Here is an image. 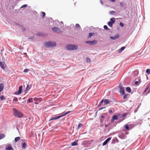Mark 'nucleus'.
Segmentation results:
<instances>
[{"mask_svg":"<svg viewBox=\"0 0 150 150\" xmlns=\"http://www.w3.org/2000/svg\"><path fill=\"white\" fill-rule=\"evenodd\" d=\"M138 82L137 81H136L135 82V84H136V85H137L138 84Z\"/></svg>","mask_w":150,"mask_h":150,"instance_id":"nucleus-43","label":"nucleus"},{"mask_svg":"<svg viewBox=\"0 0 150 150\" xmlns=\"http://www.w3.org/2000/svg\"><path fill=\"white\" fill-rule=\"evenodd\" d=\"M29 71V70L28 69H25L24 70V72L25 73Z\"/></svg>","mask_w":150,"mask_h":150,"instance_id":"nucleus-34","label":"nucleus"},{"mask_svg":"<svg viewBox=\"0 0 150 150\" xmlns=\"http://www.w3.org/2000/svg\"><path fill=\"white\" fill-rule=\"evenodd\" d=\"M91 61V59L87 57L86 58V62L87 63L90 62Z\"/></svg>","mask_w":150,"mask_h":150,"instance_id":"nucleus-25","label":"nucleus"},{"mask_svg":"<svg viewBox=\"0 0 150 150\" xmlns=\"http://www.w3.org/2000/svg\"><path fill=\"white\" fill-rule=\"evenodd\" d=\"M44 45L46 47L49 48L55 46L56 45V43L55 42H52L49 41L45 42Z\"/></svg>","mask_w":150,"mask_h":150,"instance_id":"nucleus-3","label":"nucleus"},{"mask_svg":"<svg viewBox=\"0 0 150 150\" xmlns=\"http://www.w3.org/2000/svg\"><path fill=\"white\" fill-rule=\"evenodd\" d=\"M120 5L121 6H123V5L122 3H120Z\"/></svg>","mask_w":150,"mask_h":150,"instance_id":"nucleus-44","label":"nucleus"},{"mask_svg":"<svg viewBox=\"0 0 150 150\" xmlns=\"http://www.w3.org/2000/svg\"><path fill=\"white\" fill-rule=\"evenodd\" d=\"M115 11H112L110 12V13L111 14H113L115 13Z\"/></svg>","mask_w":150,"mask_h":150,"instance_id":"nucleus-35","label":"nucleus"},{"mask_svg":"<svg viewBox=\"0 0 150 150\" xmlns=\"http://www.w3.org/2000/svg\"><path fill=\"white\" fill-rule=\"evenodd\" d=\"M52 30L54 32L57 33H60L61 32V30L59 28H58L57 27H53L52 29Z\"/></svg>","mask_w":150,"mask_h":150,"instance_id":"nucleus-5","label":"nucleus"},{"mask_svg":"<svg viewBox=\"0 0 150 150\" xmlns=\"http://www.w3.org/2000/svg\"><path fill=\"white\" fill-rule=\"evenodd\" d=\"M33 99L32 98H30L28 99V101L29 102H33Z\"/></svg>","mask_w":150,"mask_h":150,"instance_id":"nucleus-30","label":"nucleus"},{"mask_svg":"<svg viewBox=\"0 0 150 150\" xmlns=\"http://www.w3.org/2000/svg\"><path fill=\"white\" fill-rule=\"evenodd\" d=\"M27 5H26V4H25V5H23L21 7V8H25V7H26V6H27Z\"/></svg>","mask_w":150,"mask_h":150,"instance_id":"nucleus-41","label":"nucleus"},{"mask_svg":"<svg viewBox=\"0 0 150 150\" xmlns=\"http://www.w3.org/2000/svg\"><path fill=\"white\" fill-rule=\"evenodd\" d=\"M111 137H109L105 141L103 142V143L102 145L103 146H105L106 144L108 142H109L110 140L111 139Z\"/></svg>","mask_w":150,"mask_h":150,"instance_id":"nucleus-12","label":"nucleus"},{"mask_svg":"<svg viewBox=\"0 0 150 150\" xmlns=\"http://www.w3.org/2000/svg\"><path fill=\"white\" fill-rule=\"evenodd\" d=\"M104 100H102L100 102V103H102L104 102Z\"/></svg>","mask_w":150,"mask_h":150,"instance_id":"nucleus-45","label":"nucleus"},{"mask_svg":"<svg viewBox=\"0 0 150 150\" xmlns=\"http://www.w3.org/2000/svg\"><path fill=\"white\" fill-rule=\"evenodd\" d=\"M4 87V85L3 83L0 84V93L3 90Z\"/></svg>","mask_w":150,"mask_h":150,"instance_id":"nucleus-16","label":"nucleus"},{"mask_svg":"<svg viewBox=\"0 0 150 150\" xmlns=\"http://www.w3.org/2000/svg\"><path fill=\"white\" fill-rule=\"evenodd\" d=\"M150 92V89H149V87H147L144 90L143 94L144 95H146Z\"/></svg>","mask_w":150,"mask_h":150,"instance_id":"nucleus-9","label":"nucleus"},{"mask_svg":"<svg viewBox=\"0 0 150 150\" xmlns=\"http://www.w3.org/2000/svg\"><path fill=\"white\" fill-rule=\"evenodd\" d=\"M35 103L36 104H38V103Z\"/></svg>","mask_w":150,"mask_h":150,"instance_id":"nucleus-49","label":"nucleus"},{"mask_svg":"<svg viewBox=\"0 0 150 150\" xmlns=\"http://www.w3.org/2000/svg\"><path fill=\"white\" fill-rule=\"evenodd\" d=\"M71 112V111H67V112H65L64 113H62L60 115L58 116H56L55 115H53L51 117V118L50 120V121H51L53 120H56L57 119H58L61 117H62L66 115L67 114Z\"/></svg>","mask_w":150,"mask_h":150,"instance_id":"nucleus-2","label":"nucleus"},{"mask_svg":"<svg viewBox=\"0 0 150 150\" xmlns=\"http://www.w3.org/2000/svg\"><path fill=\"white\" fill-rule=\"evenodd\" d=\"M146 72L147 74H150V69H147L146 70Z\"/></svg>","mask_w":150,"mask_h":150,"instance_id":"nucleus-26","label":"nucleus"},{"mask_svg":"<svg viewBox=\"0 0 150 150\" xmlns=\"http://www.w3.org/2000/svg\"><path fill=\"white\" fill-rule=\"evenodd\" d=\"M104 28L105 30H108V28L107 26L106 25H105L103 27Z\"/></svg>","mask_w":150,"mask_h":150,"instance_id":"nucleus-37","label":"nucleus"},{"mask_svg":"<svg viewBox=\"0 0 150 150\" xmlns=\"http://www.w3.org/2000/svg\"><path fill=\"white\" fill-rule=\"evenodd\" d=\"M120 92L121 94L123 95L124 94L125 91L123 88L122 86H120Z\"/></svg>","mask_w":150,"mask_h":150,"instance_id":"nucleus-11","label":"nucleus"},{"mask_svg":"<svg viewBox=\"0 0 150 150\" xmlns=\"http://www.w3.org/2000/svg\"><path fill=\"white\" fill-rule=\"evenodd\" d=\"M78 144V141L77 140L73 142L71 144V145L72 146H75L77 145Z\"/></svg>","mask_w":150,"mask_h":150,"instance_id":"nucleus-17","label":"nucleus"},{"mask_svg":"<svg viewBox=\"0 0 150 150\" xmlns=\"http://www.w3.org/2000/svg\"><path fill=\"white\" fill-rule=\"evenodd\" d=\"M20 139V137H16L15 139V141L16 142H17Z\"/></svg>","mask_w":150,"mask_h":150,"instance_id":"nucleus-22","label":"nucleus"},{"mask_svg":"<svg viewBox=\"0 0 150 150\" xmlns=\"http://www.w3.org/2000/svg\"><path fill=\"white\" fill-rule=\"evenodd\" d=\"M125 116V115L124 114H123V116Z\"/></svg>","mask_w":150,"mask_h":150,"instance_id":"nucleus-48","label":"nucleus"},{"mask_svg":"<svg viewBox=\"0 0 150 150\" xmlns=\"http://www.w3.org/2000/svg\"><path fill=\"white\" fill-rule=\"evenodd\" d=\"M0 99L1 100H4L5 99V98L4 97V96L3 95L1 96H0Z\"/></svg>","mask_w":150,"mask_h":150,"instance_id":"nucleus-29","label":"nucleus"},{"mask_svg":"<svg viewBox=\"0 0 150 150\" xmlns=\"http://www.w3.org/2000/svg\"><path fill=\"white\" fill-rule=\"evenodd\" d=\"M118 117L117 115H114L112 117L111 120V122H113L115 120H117L118 119Z\"/></svg>","mask_w":150,"mask_h":150,"instance_id":"nucleus-13","label":"nucleus"},{"mask_svg":"<svg viewBox=\"0 0 150 150\" xmlns=\"http://www.w3.org/2000/svg\"><path fill=\"white\" fill-rule=\"evenodd\" d=\"M83 126V125L82 123H79L78 125V129H79L81 127H82Z\"/></svg>","mask_w":150,"mask_h":150,"instance_id":"nucleus-27","label":"nucleus"},{"mask_svg":"<svg viewBox=\"0 0 150 150\" xmlns=\"http://www.w3.org/2000/svg\"><path fill=\"white\" fill-rule=\"evenodd\" d=\"M26 146V144L25 143H24L22 145V147L23 149H24L25 148Z\"/></svg>","mask_w":150,"mask_h":150,"instance_id":"nucleus-28","label":"nucleus"},{"mask_svg":"<svg viewBox=\"0 0 150 150\" xmlns=\"http://www.w3.org/2000/svg\"><path fill=\"white\" fill-rule=\"evenodd\" d=\"M114 23H113L112 22H111L109 21L108 22V25L110 27H112V24Z\"/></svg>","mask_w":150,"mask_h":150,"instance_id":"nucleus-23","label":"nucleus"},{"mask_svg":"<svg viewBox=\"0 0 150 150\" xmlns=\"http://www.w3.org/2000/svg\"><path fill=\"white\" fill-rule=\"evenodd\" d=\"M128 95V94H124L123 96V98H124V99L126 98H127V96Z\"/></svg>","mask_w":150,"mask_h":150,"instance_id":"nucleus-36","label":"nucleus"},{"mask_svg":"<svg viewBox=\"0 0 150 150\" xmlns=\"http://www.w3.org/2000/svg\"><path fill=\"white\" fill-rule=\"evenodd\" d=\"M110 22H112L114 23L115 21V18H111L110 19Z\"/></svg>","mask_w":150,"mask_h":150,"instance_id":"nucleus-24","label":"nucleus"},{"mask_svg":"<svg viewBox=\"0 0 150 150\" xmlns=\"http://www.w3.org/2000/svg\"><path fill=\"white\" fill-rule=\"evenodd\" d=\"M67 48L69 50H75L77 49V45H68L66 46Z\"/></svg>","mask_w":150,"mask_h":150,"instance_id":"nucleus-4","label":"nucleus"},{"mask_svg":"<svg viewBox=\"0 0 150 150\" xmlns=\"http://www.w3.org/2000/svg\"><path fill=\"white\" fill-rule=\"evenodd\" d=\"M112 1V2H115V1H113V0H112V1Z\"/></svg>","mask_w":150,"mask_h":150,"instance_id":"nucleus-47","label":"nucleus"},{"mask_svg":"<svg viewBox=\"0 0 150 150\" xmlns=\"http://www.w3.org/2000/svg\"><path fill=\"white\" fill-rule=\"evenodd\" d=\"M5 135L4 134H0V140L4 138L5 137Z\"/></svg>","mask_w":150,"mask_h":150,"instance_id":"nucleus-21","label":"nucleus"},{"mask_svg":"<svg viewBox=\"0 0 150 150\" xmlns=\"http://www.w3.org/2000/svg\"><path fill=\"white\" fill-rule=\"evenodd\" d=\"M42 15L43 17H44L45 16V13L44 12H42Z\"/></svg>","mask_w":150,"mask_h":150,"instance_id":"nucleus-39","label":"nucleus"},{"mask_svg":"<svg viewBox=\"0 0 150 150\" xmlns=\"http://www.w3.org/2000/svg\"><path fill=\"white\" fill-rule=\"evenodd\" d=\"M0 66L2 69H4L6 67V65L4 62H0Z\"/></svg>","mask_w":150,"mask_h":150,"instance_id":"nucleus-10","label":"nucleus"},{"mask_svg":"<svg viewBox=\"0 0 150 150\" xmlns=\"http://www.w3.org/2000/svg\"><path fill=\"white\" fill-rule=\"evenodd\" d=\"M76 28H80V26L79 24H76Z\"/></svg>","mask_w":150,"mask_h":150,"instance_id":"nucleus-31","label":"nucleus"},{"mask_svg":"<svg viewBox=\"0 0 150 150\" xmlns=\"http://www.w3.org/2000/svg\"><path fill=\"white\" fill-rule=\"evenodd\" d=\"M119 37V35L118 34H117L114 37L110 36V38L112 40H116Z\"/></svg>","mask_w":150,"mask_h":150,"instance_id":"nucleus-14","label":"nucleus"},{"mask_svg":"<svg viewBox=\"0 0 150 150\" xmlns=\"http://www.w3.org/2000/svg\"><path fill=\"white\" fill-rule=\"evenodd\" d=\"M125 128L127 129H129V127L128 125L127 124L125 126Z\"/></svg>","mask_w":150,"mask_h":150,"instance_id":"nucleus-32","label":"nucleus"},{"mask_svg":"<svg viewBox=\"0 0 150 150\" xmlns=\"http://www.w3.org/2000/svg\"><path fill=\"white\" fill-rule=\"evenodd\" d=\"M86 42L87 44H89L91 45L96 44L97 43V41L96 40H94L92 41H87Z\"/></svg>","mask_w":150,"mask_h":150,"instance_id":"nucleus-7","label":"nucleus"},{"mask_svg":"<svg viewBox=\"0 0 150 150\" xmlns=\"http://www.w3.org/2000/svg\"><path fill=\"white\" fill-rule=\"evenodd\" d=\"M22 86H20L19 87V89L18 91L15 93V94L16 95H19L21 93L22 91Z\"/></svg>","mask_w":150,"mask_h":150,"instance_id":"nucleus-8","label":"nucleus"},{"mask_svg":"<svg viewBox=\"0 0 150 150\" xmlns=\"http://www.w3.org/2000/svg\"><path fill=\"white\" fill-rule=\"evenodd\" d=\"M104 105H107L110 102V100L109 99H106L104 100Z\"/></svg>","mask_w":150,"mask_h":150,"instance_id":"nucleus-15","label":"nucleus"},{"mask_svg":"<svg viewBox=\"0 0 150 150\" xmlns=\"http://www.w3.org/2000/svg\"><path fill=\"white\" fill-rule=\"evenodd\" d=\"M93 35V34L92 33H89V37H91Z\"/></svg>","mask_w":150,"mask_h":150,"instance_id":"nucleus-38","label":"nucleus"},{"mask_svg":"<svg viewBox=\"0 0 150 150\" xmlns=\"http://www.w3.org/2000/svg\"><path fill=\"white\" fill-rule=\"evenodd\" d=\"M5 149L6 150H14L12 146L10 144H8L6 146Z\"/></svg>","mask_w":150,"mask_h":150,"instance_id":"nucleus-6","label":"nucleus"},{"mask_svg":"<svg viewBox=\"0 0 150 150\" xmlns=\"http://www.w3.org/2000/svg\"><path fill=\"white\" fill-rule=\"evenodd\" d=\"M126 91L127 92L130 93L131 92V89L130 87H127L126 88Z\"/></svg>","mask_w":150,"mask_h":150,"instance_id":"nucleus-20","label":"nucleus"},{"mask_svg":"<svg viewBox=\"0 0 150 150\" xmlns=\"http://www.w3.org/2000/svg\"><path fill=\"white\" fill-rule=\"evenodd\" d=\"M120 25L122 27H123L124 26V24L122 22H120Z\"/></svg>","mask_w":150,"mask_h":150,"instance_id":"nucleus-40","label":"nucleus"},{"mask_svg":"<svg viewBox=\"0 0 150 150\" xmlns=\"http://www.w3.org/2000/svg\"><path fill=\"white\" fill-rule=\"evenodd\" d=\"M125 48V47H122L119 50H118V52L119 53L121 52L123 50H124Z\"/></svg>","mask_w":150,"mask_h":150,"instance_id":"nucleus-19","label":"nucleus"},{"mask_svg":"<svg viewBox=\"0 0 150 150\" xmlns=\"http://www.w3.org/2000/svg\"><path fill=\"white\" fill-rule=\"evenodd\" d=\"M112 112V110H110L109 111V112L110 113H111Z\"/></svg>","mask_w":150,"mask_h":150,"instance_id":"nucleus-46","label":"nucleus"},{"mask_svg":"<svg viewBox=\"0 0 150 150\" xmlns=\"http://www.w3.org/2000/svg\"><path fill=\"white\" fill-rule=\"evenodd\" d=\"M13 101H15L16 102H17L18 100V98L16 97H14V98L13 99Z\"/></svg>","mask_w":150,"mask_h":150,"instance_id":"nucleus-33","label":"nucleus"},{"mask_svg":"<svg viewBox=\"0 0 150 150\" xmlns=\"http://www.w3.org/2000/svg\"><path fill=\"white\" fill-rule=\"evenodd\" d=\"M13 115L16 117L21 118L23 117V114L20 110L13 108Z\"/></svg>","mask_w":150,"mask_h":150,"instance_id":"nucleus-1","label":"nucleus"},{"mask_svg":"<svg viewBox=\"0 0 150 150\" xmlns=\"http://www.w3.org/2000/svg\"><path fill=\"white\" fill-rule=\"evenodd\" d=\"M28 87H29V85H27L26 88V90H28Z\"/></svg>","mask_w":150,"mask_h":150,"instance_id":"nucleus-42","label":"nucleus"},{"mask_svg":"<svg viewBox=\"0 0 150 150\" xmlns=\"http://www.w3.org/2000/svg\"><path fill=\"white\" fill-rule=\"evenodd\" d=\"M34 100L35 102H40L41 101V100L40 98H34Z\"/></svg>","mask_w":150,"mask_h":150,"instance_id":"nucleus-18","label":"nucleus"}]
</instances>
